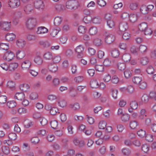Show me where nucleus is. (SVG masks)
Listing matches in <instances>:
<instances>
[{
    "instance_id": "obj_1",
    "label": "nucleus",
    "mask_w": 156,
    "mask_h": 156,
    "mask_svg": "<svg viewBox=\"0 0 156 156\" xmlns=\"http://www.w3.org/2000/svg\"><path fill=\"white\" fill-rule=\"evenodd\" d=\"M37 23V20L35 17H31L27 19L26 25L29 30H32L36 27Z\"/></svg>"
},
{
    "instance_id": "obj_2",
    "label": "nucleus",
    "mask_w": 156,
    "mask_h": 156,
    "mask_svg": "<svg viewBox=\"0 0 156 156\" xmlns=\"http://www.w3.org/2000/svg\"><path fill=\"white\" fill-rule=\"evenodd\" d=\"M78 5V2L75 0H72L68 1L66 3V8L69 9L76 8Z\"/></svg>"
},
{
    "instance_id": "obj_3",
    "label": "nucleus",
    "mask_w": 156,
    "mask_h": 156,
    "mask_svg": "<svg viewBox=\"0 0 156 156\" xmlns=\"http://www.w3.org/2000/svg\"><path fill=\"white\" fill-rule=\"evenodd\" d=\"M15 57V55L11 51H9L5 53L4 55L3 59L8 61H10L12 60Z\"/></svg>"
},
{
    "instance_id": "obj_4",
    "label": "nucleus",
    "mask_w": 156,
    "mask_h": 156,
    "mask_svg": "<svg viewBox=\"0 0 156 156\" xmlns=\"http://www.w3.org/2000/svg\"><path fill=\"white\" fill-rule=\"evenodd\" d=\"M9 6L13 8L18 7L20 4V0H9Z\"/></svg>"
},
{
    "instance_id": "obj_5",
    "label": "nucleus",
    "mask_w": 156,
    "mask_h": 156,
    "mask_svg": "<svg viewBox=\"0 0 156 156\" xmlns=\"http://www.w3.org/2000/svg\"><path fill=\"white\" fill-rule=\"evenodd\" d=\"M83 48L82 45L78 46L75 49V51L78 53L77 57L79 58H81L83 56Z\"/></svg>"
},
{
    "instance_id": "obj_6",
    "label": "nucleus",
    "mask_w": 156,
    "mask_h": 156,
    "mask_svg": "<svg viewBox=\"0 0 156 156\" xmlns=\"http://www.w3.org/2000/svg\"><path fill=\"white\" fill-rule=\"evenodd\" d=\"M115 36L112 34H108L105 37V41L106 43L110 44L114 41Z\"/></svg>"
},
{
    "instance_id": "obj_7",
    "label": "nucleus",
    "mask_w": 156,
    "mask_h": 156,
    "mask_svg": "<svg viewBox=\"0 0 156 156\" xmlns=\"http://www.w3.org/2000/svg\"><path fill=\"white\" fill-rule=\"evenodd\" d=\"M31 65V63L29 60H27L23 62L22 64V68L24 70L29 69Z\"/></svg>"
},
{
    "instance_id": "obj_8",
    "label": "nucleus",
    "mask_w": 156,
    "mask_h": 156,
    "mask_svg": "<svg viewBox=\"0 0 156 156\" xmlns=\"http://www.w3.org/2000/svg\"><path fill=\"white\" fill-rule=\"evenodd\" d=\"M34 6L37 9H43L44 6L43 2L41 0H36L34 3Z\"/></svg>"
},
{
    "instance_id": "obj_9",
    "label": "nucleus",
    "mask_w": 156,
    "mask_h": 156,
    "mask_svg": "<svg viewBox=\"0 0 156 156\" xmlns=\"http://www.w3.org/2000/svg\"><path fill=\"white\" fill-rule=\"evenodd\" d=\"M128 25L127 23L125 22H122L120 23L119 28L121 31H124L128 28Z\"/></svg>"
},
{
    "instance_id": "obj_10",
    "label": "nucleus",
    "mask_w": 156,
    "mask_h": 156,
    "mask_svg": "<svg viewBox=\"0 0 156 156\" xmlns=\"http://www.w3.org/2000/svg\"><path fill=\"white\" fill-rule=\"evenodd\" d=\"M139 88L141 89H144L147 87V84L144 79H142L139 84Z\"/></svg>"
},
{
    "instance_id": "obj_11",
    "label": "nucleus",
    "mask_w": 156,
    "mask_h": 156,
    "mask_svg": "<svg viewBox=\"0 0 156 156\" xmlns=\"http://www.w3.org/2000/svg\"><path fill=\"white\" fill-rule=\"evenodd\" d=\"M105 76L110 78H118L119 77L117 76L115 71L114 70H111L109 74H106Z\"/></svg>"
},
{
    "instance_id": "obj_12",
    "label": "nucleus",
    "mask_w": 156,
    "mask_h": 156,
    "mask_svg": "<svg viewBox=\"0 0 156 156\" xmlns=\"http://www.w3.org/2000/svg\"><path fill=\"white\" fill-rule=\"evenodd\" d=\"M33 6L30 4H28L25 6L24 9L25 12L27 14H30L33 10Z\"/></svg>"
},
{
    "instance_id": "obj_13",
    "label": "nucleus",
    "mask_w": 156,
    "mask_h": 156,
    "mask_svg": "<svg viewBox=\"0 0 156 156\" xmlns=\"http://www.w3.org/2000/svg\"><path fill=\"white\" fill-rule=\"evenodd\" d=\"M48 31V29L44 27H38L36 32L37 34H41L47 33Z\"/></svg>"
},
{
    "instance_id": "obj_14",
    "label": "nucleus",
    "mask_w": 156,
    "mask_h": 156,
    "mask_svg": "<svg viewBox=\"0 0 156 156\" xmlns=\"http://www.w3.org/2000/svg\"><path fill=\"white\" fill-rule=\"evenodd\" d=\"M25 98V95L23 92L17 93L15 96V98L19 101H22L24 100Z\"/></svg>"
},
{
    "instance_id": "obj_15",
    "label": "nucleus",
    "mask_w": 156,
    "mask_h": 156,
    "mask_svg": "<svg viewBox=\"0 0 156 156\" xmlns=\"http://www.w3.org/2000/svg\"><path fill=\"white\" fill-rule=\"evenodd\" d=\"M26 55L25 52L23 50H19L16 52V55L17 58L21 59L23 58Z\"/></svg>"
},
{
    "instance_id": "obj_16",
    "label": "nucleus",
    "mask_w": 156,
    "mask_h": 156,
    "mask_svg": "<svg viewBox=\"0 0 156 156\" xmlns=\"http://www.w3.org/2000/svg\"><path fill=\"white\" fill-rule=\"evenodd\" d=\"M122 60L126 62H129L131 59V56L128 53L124 54L122 56Z\"/></svg>"
},
{
    "instance_id": "obj_17",
    "label": "nucleus",
    "mask_w": 156,
    "mask_h": 156,
    "mask_svg": "<svg viewBox=\"0 0 156 156\" xmlns=\"http://www.w3.org/2000/svg\"><path fill=\"white\" fill-rule=\"evenodd\" d=\"M15 35L12 33H8L5 36V39L9 41H13L15 38Z\"/></svg>"
},
{
    "instance_id": "obj_18",
    "label": "nucleus",
    "mask_w": 156,
    "mask_h": 156,
    "mask_svg": "<svg viewBox=\"0 0 156 156\" xmlns=\"http://www.w3.org/2000/svg\"><path fill=\"white\" fill-rule=\"evenodd\" d=\"M10 22H2L1 27L3 30H8L10 28Z\"/></svg>"
},
{
    "instance_id": "obj_19",
    "label": "nucleus",
    "mask_w": 156,
    "mask_h": 156,
    "mask_svg": "<svg viewBox=\"0 0 156 156\" xmlns=\"http://www.w3.org/2000/svg\"><path fill=\"white\" fill-rule=\"evenodd\" d=\"M90 85L92 88H97L99 86L98 83L95 79H94L91 81Z\"/></svg>"
},
{
    "instance_id": "obj_20",
    "label": "nucleus",
    "mask_w": 156,
    "mask_h": 156,
    "mask_svg": "<svg viewBox=\"0 0 156 156\" xmlns=\"http://www.w3.org/2000/svg\"><path fill=\"white\" fill-rule=\"evenodd\" d=\"M69 107L73 110L75 111L78 110L80 108V105L78 103H76L74 104H70L69 105Z\"/></svg>"
},
{
    "instance_id": "obj_21",
    "label": "nucleus",
    "mask_w": 156,
    "mask_h": 156,
    "mask_svg": "<svg viewBox=\"0 0 156 156\" xmlns=\"http://www.w3.org/2000/svg\"><path fill=\"white\" fill-rule=\"evenodd\" d=\"M130 21L132 23L135 22L138 19L137 15L136 14L132 13L129 15V17Z\"/></svg>"
},
{
    "instance_id": "obj_22",
    "label": "nucleus",
    "mask_w": 156,
    "mask_h": 156,
    "mask_svg": "<svg viewBox=\"0 0 156 156\" xmlns=\"http://www.w3.org/2000/svg\"><path fill=\"white\" fill-rule=\"evenodd\" d=\"M148 27L146 23L143 22L141 23L138 26V29L142 32H144Z\"/></svg>"
},
{
    "instance_id": "obj_23",
    "label": "nucleus",
    "mask_w": 156,
    "mask_h": 156,
    "mask_svg": "<svg viewBox=\"0 0 156 156\" xmlns=\"http://www.w3.org/2000/svg\"><path fill=\"white\" fill-rule=\"evenodd\" d=\"M29 86L26 83H23L20 85V88L22 91L27 92L28 90L30 88Z\"/></svg>"
},
{
    "instance_id": "obj_24",
    "label": "nucleus",
    "mask_w": 156,
    "mask_h": 156,
    "mask_svg": "<svg viewBox=\"0 0 156 156\" xmlns=\"http://www.w3.org/2000/svg\"><path fill=\"white\" fill-rule=\"evenodd\" d=\"M138 125V123L136 121L132 120L129 122V126L130 128L132 129H135Z\"/></svg>"
},
{
    "instance_id": "obj_25",
    "label": "nucleus",
    "mask_w": 156,
    "mask_h": 156,
    "mask_svg": "<svg viewBox=\"0 0 156 156\" xmlns=\"http://www.w3.org/2000/svg\"><path fill=\"white\" fill-rule=\"evenodd\" d=\"M18 66V64L16 62L12 63L9 65V70L13 71L16 69Z\"/></svg>"
},
{
    "instance_id": "obj_26",
    "label": "nucleus",
    "mask_w": 156,
    "mask_h": 156,
    "mask_svg": "<svg viewBox=\"0 0 156 156\" xmlns=\"http://www.w3.org/2000/svg\"><path fill=\"white\" fill-rule=\"evenodd\" d=\"M16 105V103L13 101H9L7 103V105L9 108H14Z\"/></svg>"
},
{
    "instance_id": "obj_27",
    "label": "nucleus",
    "mask_w": 156,
    "mask_h": 156,
    "mask_svg": "<svg viewBox=\"0 0 156 156\" xmlns=\"http://www.w3.org/2000/svg\"><path fill=\"white\" fill-rule=\"evenodd\" d=\"M149 62V60L147 57H143L140 58V63L143 65H145Z\"/></svg>"
},
{
    "instance_id": "obj_28",
    "label": "nucleus",
    "mask_w": 156,
    "mask_h": 156,
    "mask_svg": "<svg viewBox=\"0 0 156 156\" xmlns=\"http://www.w3.org/2000/svg\"><path fill=\"white\" fill-rule=\"evenodd\" d=\"M44 58L46 60H51L53 58V56L52 53L48 52L45 53L44 55Z\"/></svg>"
},
{
    "instance_id": "obj_29",
    "label": "nucleus",
    "mask_w": 156,
    "mask_h": 156,
    "mask_svg": "<svg viewBox=\"0 0 156 156\" xmlns=\"http://www.w3.org/2000/svg\"><path fill=\"white\" fill-rule=\"evenodd\" d=\"M146 111L145 109H141L139 115V117L141 119H144L146 116Z\"/></svg>"
},
{
    "instance_id": "obj_30",
    "label": "nucleus",
    "mask_w": 156,
    "mask_h": 156,
    "mask_svg": "<svg viewBox=\"0 0 156 156\" xmlns=\"http://www.w3.org/2000/svg\"><path fill=\"white\" fill-rule=\"evenodd\" d=\"M69 92L70 96L73 97H76L77 94L76 91L73 87H71L69 89Z\"/></svg>"
},
{
    "instance_id": "obj_31",
    "label": "nucleus",
    "mask_w": 156,
    "mask_h": 156,
    "mask_svg": "<svg viewBox=\"0 0 156 156\" xmlns=\"http://www.w3.org/2000/svg\"><path fill=\"white\" fill-rule=\"evenodd\" d=\"M58 103L59 106L62 108L66 106L67 105V102L64 99H59L58 102Z\"/></svg>"
},
{
    "instance_id": "obj_32",
    "label": "nucleus",
    "mask_w": 156,
    "mask_h": 156,
    "mask_svg": "<svg viewBox=\"0 0 156 156\" xmlns=\"http://www.w3.org/2000/svg\"><path fill=\"white\" fill-rule=\"evenodd\" d=\"M117 67L119 70L121 71H123L125 69L126 65L124 62L119 63L117 65Z\"/></svg>"
},
{
    "instance_id": "obj_33",
    "label": "nucleus",
    "mask_w": 156,
    "mask_h": 156,
    "mask_svg": "<svg viewBox=\"0 0 156 156\" xmlns=\"http://www.w3.org/2000/svg\"><path fill=\"white\" fill-rule=\"evenodd\" d=\"M7 86L12 90H14L15 88V83L14 81L12 80L8 82Z\"/></svg>"
},
{
    "instance_id": "obj_34",
    "label": "nucleus",
    "mask_w": 156,
    "mask_h": 156,
    "mask_svg": "<svg viewBox=\"0 0 156 156\" xmlns=\"http://www.w3.org/2000/svg\"><path fill=\"white\" fill-rule=\"evenodd\" d=\"M62 21V19L61 17H56L55 18L54 24L55 25L58 26L60 25Z\"/></svg>"
},
{
    "instance_id": "obj_35",
    "label": "nucleus",
    "mask_w": 156,
    "mask_h": 156,
    "mask_svg": "<svg viewBox=\"0 0 156 156\" xmlns=\"http://www.w3.org/2000/svg\"><path fill=\"white\" fill-rule=\"evenodd\" d=\"M106 122L104 121H102L100 122L98 124V127L99 129H104L106 127Z\"/></svg>"
},
{
    "instance_id": "obj_36",
    "label": "nucleus",
    "mask_w": 156,
    "mask_h": 156,
    "mask_svg": "<svg viewBox=\"0 0 156 156\" xmlns=\"http://www.w3.org/2000/svg\"><path fill=\"white\" fill-rule=\"evenodd\" d=\"M140 9L141 12L143 14H146L148 12L147 7L145 5H142Z\"/></svg>"
},
{
    "instance_id": "obj_37",
    "label": "nucleus",
    "mask_w": 156,
    "mask_h": 156,
    "mask_svg": "<svg viewBox=\"0 0 156 156\" xmlns=\"http://www.w3.org/2000/svg\"><path fill=\"white\" fill-rule=\"evenodd\" d=\"M50 70L52 72H55L58 69V67L56 64H50L49 65Z\"/></svg>"
},
{
    "instance_id": "obj_38",
    "label": "nucleus",
    "mask_w": 156,
    "mask_h": 156,
    "mask_svg": "<svg viewBox=\"0 0 156 156\" xmlns=\"http://www.w3.org/2000/svg\"><path fill=\"white\" fill-rule=\"evenodd\" d=\"M89 32L90 35H94L97 33L98 29L95 27H92L90 29Z\"/></svg>"
},
{
    "instance_id": "obj_39",
    "label": "nucleus",
    "mask_w": 156,
    "mask_h": 156,
    "mask_svg": "<svg viewBox=\"0 0 156 156\" xmlns=\"http://www.w3.org/2000/svg\"><path fill=\"white\" fill-rule=\"evenodd\" d=\"M130 119V116L127 114H123L121 116L122 120L124 122L128 121Z\"/></svg>"
},
{
    "instance_id": "obj_40",
    "label": "nucleus",
    "mask_w": 156,
    "mask_h": 156,
    "mask_svg": "<svg viewBox=\"0 0 156 156\" xmlns=\"http://www.w3.org/2000/svg\"><path fill=\"white\" fill-rule=\"evenodd\" d=\"M111 55L112 57L114 58L117 57L119 55V51L116 49H114L112 51Z\"/></svg>"
},
{
    "instance_id": "obj_41",
    "label": "nucleus",
    "mask_w": 156,
    "mask_h": 156,
    "mask_svg": "<svg viewBox=\"0 0 156 156\" xmlns=\"http://www.w3.org/2000/svg\"><path fill=\"white\" fill-rule=\"evenodd\" d=\"M154 71L153 67L151 66H148L146 69L147 73L149 74H153Z\"/></svg>"
},
{
    "instance_id": "obj_42",
    "label": "nucleus",
    "mask_w": 156,
    "mask_h": 156,
    "mask_svg": "<svg viewBox=\"0 0 156 156\" xmlns=\"http://www.w3.org/2000/svg\"><path fill=\"white\" fill-rule=\"evenodd\" d=\"M149 150V147L147 144H144L142 145V150L144 153H147Z\"/></svg>"
},
{
    "instance_id": "obj_43",
    "label": "nucleus",
    "mask_w": 156,
    "mask_h": 156,
    "mask_svg": "<svg viewBox=\"0 0 156 156\" xmlns=\"http://www.w3.org/2000/svg\"><path fill=\"white\" fill-rule=\"evenodd\" d=\"M7 97L5 96H0V104H3L5 103L7 101Z\"/></svg>"
},
{
    "instance_id": "obj_44",
    "label": "nucleus",
    "mask_w": 156,
    "mask_h": 156,
    "mask_svg": "<svg viewBox=\"0 0 156 156\" xmlns=\"http://www.w3.org/2000/svg\"><path fill=\"white\" fill-rule=\"evenodd\" d=\"M92 18L90 16H86L84 17L83 19V21L85 23H90L92 20Z\"/></svg>"
},
{
    "instance_id": "obj_45",
    "label": "nucleus",
    "mask_w": 156,
    "mask_h": 156,
    "mask_svg": "<svg viewBox=\"0 0 156 156\" xmlns=\"http://www.w3.org/2000/svg\"><path fill=\"white\" fill-rule=\"evenodd\" d=\"M130 105V107L133 108L134 110L136 109L137 108L138 106V103L136 101H131Z\"/></svg>"
},
{
    "instance_id": "obj_46",
    "label": "nucleus",
    "mask_w": 156,
    "mask_h": 156,
    "mask_svg": "<svg viewBox=\"0 0 156 156\" xmlns=\"http://www.w3.org/2000/svg\"><path fill=\"white\" fill-rule=\"evenodd\" d=\"M64 6L60 4H57L55 6V9L58 11H61L64 10Z\"/></svg>"
},
{
    "instance_id": "obj_47",
    "label": "nucleus",
    "mask_w": 156,
    "mask_h": 156,
    "mask_svg": "<svg viewBox=\"0 0 156 156\" xmlns=\"http://www.w3.org/2000/svg\"><path fill=\"white\" fill-rule=\"evenodd\" d=\"M43 60L41 57L37 56L34 59V62L38 65L41 64L43 62Z\"/></svg>"
},
{
    "instance_id": "obj_48",
    "label": "nucleus",
    "mask_w": 156,
    "mask_h": 156,
    "mask_svg": "<svg viewBox=\"0 0 156 156\" xmlns=\"http://www.w3.org/2000/svg\"><path fill=\"white\" fill-rule=\"evenodd\" d=\"M147 49V46L144 45H141L139 48V51L141 53L145 52Z\"/></svg>"
},
{
    "instance_id": "obj_49",
    "label": "nucleus",
    "mask_w": 156,
    "mask_h": 156,
    "mask_svg": "<svg viewBox=\"0 0 156 156\" xmlns=\"http://www.w3.org/2000/svg\"><path fill=\"white\" fill-rule=\"evenodd\" d=\"M2 150L3 153L6 155L9 154L10 153L9 149L8 147H3L2 148Z\"/></svg>"
},
{
    "instance_id": "obj_50",
    "label": "nucleus",
    "mask_w": 156,
    "mask_h": 156,
    "mask_svg": "<svg viewBox=\"0 0 156 156\" xmlns=\"http://www.w3.org/2000/svg\"><path fill=\"white\" fill-rule=\"evenodd\" d=\"M33 125L32 122L29 120H27L24 123V126L27 128H28Z\"/></svg>"
},
{
    "instance_id": "obj_51",
    "label": "nucleus",
    "mask_w": 156,
    "mask_h": 156,
    "mask_svg": "<svg viewBox=\"0 0 156 156\" xmlns=\"http://www.w3.org/2000/svg\"><path fill=\"white\" fill-rule=\"evenodd\" d=\"M27 38L28 41H32L36 39V36L34 35L29 34L27 36Z\"/></svg>"
},
{
    "instance_id": "obj_52",
    "label": "nucleus",
    "mask_w": 156,
    "mask_h": 156,
    "mask_svg": "<svg viewBox=\"0 0 156 156\" xmlns=\"http://www.w3.org/2000/svg\"><path fill=\"white\" fill-rule=\"evenodd\" d=\"M51 126L52 128L54 129H56L58 126V123L56 120H53L50 122Z\"/></svg>"
},
{
    "instance_id": "obj_53",
    "label": "nucleus",
    "mask_w": 156,
    "mask_h": 156,
    "mask_svg": "<svg viewBox=\"0 0 156 156\" xmlns=\"http://www.w3.org/2000/svg\"><path fill=\"white\" fill-rule=\"evenodd\" d=\"M96 70L98 71L102 72L104 70V66L102 65H97L95 66Z\"/></svg>"
},
{
    "instance_id": "obj_54",
    "label": "nucleus",
    "mask_w": 156,
    "mask_h": 156,
    "mask_svg": "<svg viewBox=\"0 0 156 156\" xmlns=\"http://www.w3.org/2000/svg\"><path fill=\"white\" fill-rule=\"evenodd\" d=\"M16 134L14 133H10L8 135V137L11 140H15L16 138Z\"/></svg>"
},
{
    "instance_id": "obj_55",
    "label": "nucleus",
    "mask_w": 156,
    "mask_h": 156,
    "mask_svg": "<svg viewBox=\"0 0 156 156\" xmlns=\"http://www.w3.org/2000/svg\"><path fill=\"white\" fill-rule=\"evenodd\" d=\"M137 134L139 136L142 137H144L146 135L145 131L142 129L138 131Z\"/></svg>"
},
{
    "instance_id": "obj_56",
    "label": "nucleus",
    "mask_w": 156,
    "mask_h": 156,
    "mask_svg": "<svg viewBox=\"0 0 156 156\" xmlns=\"http://www.w3.org/2000/svg\"><path fill=\"white\" fill-rule=\"evenodd\" d=\"M57 98L56 96L54 94H50L48 97V99L51 101H53Z\"/></svg>"
},
{
    "instance_id": "obj_57",
    "label": "nucleus",
    "mask_w": 156,
    "mask_h": 156,
    "mask_svg": "<svg viewBox=\"0 0 156 156\" xmlns=\"http://www.w3.org/2000/svg\"><path fill=\"white\" fill-rule=\"evenodd\" d=\"M78 30L80 33L84 34L86 32L87 29L85 27L80 26L79 27Z\"/></svg>"
},
{
    "instance_id": "obj_58",
    "label": "nucleus",
    "mask_w": 156,
    "mask_h": 156,
    "mask_svg": "<svg viewBox=\"0 0 156 156\" xmlns=\"http://www.w3.org/2000/svg\"><path fill=\"white\" fill-rule=\"evenodd\" d=\"M124 73L126 78H129L132 76V73L128 69L125 70L124 72Z\"/></svg>"
},
{
    "instance_id": "obj_59",
    "label": "nucleus",
    "mask_w": 156,
    "mask_h": 156,
    "mask_svg": "<svg viewBox=\"0 0 156 156\" xmlns=\"http://www.w3.org/2000/svg\"><path fill=\"white\" fill-rule=\"evenodd\" d=\"M0 66L4 69L7 70L8 69H9V65H8L5 62H3L1 63Z\"/></svg>"
},
{
    "instance_id": "obj_60",
    "label": "nucleus",
    "mask_w": 156,
    "mask_h": 156,
    "mask_svg": "<svg viewBox=\"0 0 156 156\" xmlns=\"http://www.w3.org/2000/svg\"><path fill=\"white\" fill-rule=\"evenodd\" d=\"M141 100L143 102L146 103L149 101V97L147 94H144L141 98Z\"/></svg>"
},
{
    "instance_id": "obj_61",
    "label": "nucleus",
    "mask_w": 156,
    "mask_h": 156,
    "mask_svg": "<svg viewBox=\"0 0 156 156\" xmlns=\"http://www.w3.org/2000/svg\"><path fill=\"white\" fill-rule=\"evenodd\" d=\"M0 48L5 50H8L9 48L8 45L6 44L5 43H0Z\"/></svg>"
},
{
    "instance_id": "obj_62",
    "label": "nucleus",
    "mask_w": 156,
    "mask_h": 156,
    "mask_svg": "<svg viewBox=\"0 0 156 156\" xmlns=\"http://www.w3.org/2000/svg\"><path fill=\"white\" fill-rule=\"evenodd\" d=\"M138 7V4L136 3H132L129 5V8L132 10H135Z\"/></svg>"
},
{
    "instance_id": "obj_63",
    "label": "nucleus",
    "mask_w": 156,
    "mask_h": 156,
    "mask_svg": "<svg viewBox=\"0 0 156 156\" xmlns=\"http://www.w3.org/2000/svg\"><path fill=\"white\" fill-rule=\"evenodd\" d=\"M38 98L37 94L35 92L32 93L30 95V98L32 100H34L37 99Z\"/></svg>"
},
{
    "instance_id": "obj_64",
    "label": "nucleus",
    "mask_w": 156,
    "mask_h": 156,
    "mask_svg": "<svg viewBox=\"0 0 156 156\" xmlns=\"http://www.w3.org/2000/svg\"><path fill=\"white\" fill-rule=\"evenodd\" d=\"M149 96L151 98L156 101V93L154 92H151L149 94Z\"/></svg>"
}]
</instances>
